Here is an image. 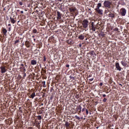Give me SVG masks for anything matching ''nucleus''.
I'll return each instance as SVG.
<instances>
[{
	"label": "nucleus",
	"instance_id": "1",
	"mask_svg": "<svg viewBox=\"0 0 129 129\" xmlns=\"http://www.w3.org/2000/svg\"><path fill=\"white\" fill-rule=\"evenodd\" d=\"M89 22L88 20L86 19H84L82 22V26L80 27V28L81 29V31L83 32V31H85L86 32V30H88V23Z\"/></svg>",
	"mask_w": 129,
	"mask_h": 129
},
{
	"label": "nucleus",
	"instance_id": "2",
	"mask_svg": "<svg viewBox=\"0 0 129 129\" xmlns=\"http://www.w3.org/2000/svg\"><path fill=\"white\" fill-rule=\"evenodd\" d=\"M111 2H110L109 1L107 0V1H105L104 2V7L105 8H106V9H110L111 8Z\"/></svg>",
	"mask_w": 129,
	"mask_h": 129
},
{
	"label": "nucleus",
	"instance_id": "3",
	"mask_svg": "<svg viewBox=\"0 0 129 129\" xmlns=\"http://www.w3.org/2000/svg\"><path fill=\"white\" fill-rule=\"evenodd\" d=\"M89 29L90 31H92V32H95V30H96V26L94 25L93 22H92L89 25Z\"/></svg>",
	"mask_w": 129,
	"mask_h": 129
},
{
	"label": "nucleus",
	"instance_id": "4",
	"mask_svg": "<svg viewBox=\"0 0 129 129\" xmlns=\"http://www.w3.org/2000/svg\"><path fill=\"white\" fill-rule=\"evenodd\" d=\"M108 10V12L109 13V14H107L108 17H109V18H111V19H113L114 18H115V14H114V12H110V11H109V10Z\"/></svg>",
	"mask_w": 129,
	"mask_h": 129
},
{
	"label": "nucleus",
	"instance_id": "5",
	"mask_svg": "<svg viewBox=\"0 0 129 129\" xmlns=\"http://www.w3.org/2000/svg\"><path fill=\"white\" fill-rule=\"evenodd\" d=\"M120 63L121 64L122 66H123V67H129L128 64V62H127V61H126V59H124L122 61H120Z\"/></svg>",
	"mask_w": 129,
	"mask_h": 129
},
{
	"label": "nucleus",
	"instance_id": "6",
	"mask_svg": "<svg viewBox=\"0 0 129 129\" xmlns=\"http://www.w3.org/2000/svg\"><path fill=\"white\" fill-rule=\"evenodd\" d=\"M120 14L122 17H124L126 14V10L124 8H121L120 10Z\"/></svg>",
	"mask_w": 129,
	"mask_h": 129
},
{
	"label": "nucleus",
	"instance_id": "7",
	"mask_svg": "<svg viewBox=\"0 0 129 129\" xmlns=\"http://www.w3.org/2000/svg\"><path fill=\"white\" fill-rule=\"evenodd\" d=\"M115 66L116 70H117L118 71H121V67H120V65H119V62L117 61L115 63Z\"/></svg>",
	"mask_w": 129,
	"mask_h": 129
},
{
	"label": "nucleus",
	"instance_id": "8",
	"mask_svg": "<svg viewBox=\"0 0 129 129\" xmlns=\"http://www.w3.org/2000/svg\"><path fill=\"white\" fill-rule=\"evenodd\" d=\"M0 69L1 70L2 74H4V73H6V72H7V69H6V66H1L0 67Z\"/></svg>",
	"mask_w": 129,
	"mask_h": 129
},
{
	"label": "nucleus",
	"instance_id": "9",
	"mask_svg": "<svg viewBox=\"0 0 129 129\" xmlns=\"http://www.w3.org/2000/svg\"><path fill=\"white\" fill-rule=\"evenodd\" d=\"M17 18H12V17H10V22L11 24H16L17 23Z\"/></svg>",
	"mask_w": 129,
	"mask_h": 129
},
{
	"label": "nucleus",
	"instance_id": "10",
	"mask_svg": "<svg viewBox=\"0 0 129 129\" xmlns=\"http://www.w3.org/2000/svg\"><path fill=\"white\" fill-rule=\"evenodd\" d=\"M96 12H97V14L99 15H103V10L102 9H95Z\"/></svg>",
	"mask_w": 129,
	"mask_h": 129
},
{
	"label": "nucleus",
	"instance_id": "11",
	"mask_svg": "<svg viewBox=\"0 0 129 129\" xmlns=\"http://www.w3.org/2000/svg\"><path fill=\"white\" fill-rule=\"evenodd\" d=\"M2 31L3 36H7V33H8V30H7V29L3 27L2 29Z\"/></svg>",
	"mask_w": 129,
	"mask_h": 129
},
{
	"label": "nucleus",
	"instance_id": "12",
	"mask_svg": "<svg viewBox=\"0 0 129 129\" xmlns=\"http://www.w3.org/2000/svg\"><path fill=\"white\" fill-rule=\"evenodd\" d=\"M67 43L69 45H73V44H74V41L72 39H68L67 40Z\"/></svg>",
	"mask_w": 129,
	"mask_h": 129
},
{
	"label": "nucleus",
	"instance_id": "13",
	"mask_svg": "<svg viewBox=\"0 0 129 129\" xmlns=\"http://www.w3.org/2000/svg\"><path fill=\"white\" fill-rule=\"evenodd\" d=\"M62 16V14L59 11L57 12V20H61V17Z\"/></svg>",
	"mask_w": 129,
	"mask_h": 129
},
{
	"label": "nucleus",
	"instance_id": "14",
	"mask_svg": "<svg viewBox=\"0 0 129 129\" xmlns=\"http://www.w3.org/2000/svg\"><path fill=\"white\" fill-rule=\"evenodd\" d=\"M69 11H70V13H71V14L73 15L74 13H75V11H76V9L73 8H69Z\"/></svg>",
	"mask_w": 129,
	"mask_h": 129
},
{
	"label": "nucleus",
	"instance_id": "15",
	"mask_svg": "<svg viewBox=\"0 0 129 129\" xmlns=\"http://www.w3.org/2000/svg\"><path fill=\"white\" fill-rule=\"evenodd\" d=\"M81 109H82V107L80 105L77 106V110L79 112V113H81Z\"/></svg>",
	"mask_w": 129,
	"mask_h": 129
},
{
	"label": "nucleus",
	"instance_id": "16",
	"mask_svg": "<svg viewBox=\"0 0 129 129\" xmlns=\"http://www.w3.org/2000/svg\"><path fill=\"white\" fill-rule=\"evenodd\" d=\"M25 45L26 46V47H27V48H30V46L31 45V43H30V41L26 40L25 41Z\"/></svg>",
	"mask_w": 129,
	"mask_h": 129
},
{
	"label": "nucleus",
	"instance_id": "17",
	"mask_svg": "<svg viewBox=\"0 0 129 129\" xmlns=\"http://www.w3.org/2000/svg\"><path fill=\"white\" fill-rule=\"evenodd\" d=\"M31 65H37V60L35 59H32L31 61Z\"/></svg>",
	"mask_w": 129,
	"mask_h": 129
},
{
	"label": "nucleus",
	"instance_id": "18",
	"mask_svg": "<svg viewBox=\"0 0 129 129\" xmlns=\"http://www.w3.org/2000/svg\"><path fill=\"white\" fill-rule=\"evenodd\" d=\"M78 38L80 40H84V34H81L79 35Z\"/></svg>",
	"mask_w": 129,
	"mask_h": 129
},
{
	"label": "nucleus",
	"instance_id": "19",
	"mask_svg": "<svg viewBox=\"0 0 129 129\" xmlns=\"http://www.w3.org/2000/svg\"><path fill=\"white\" fill-rule=\"evenodd\" d=\"M65 126L67 128H69L70 127V123L68 121H66L65 123Z\"/></svg>",
	"mask_w": 129,
	"mask_h": 129
},
{
	"label": "nucleus",
	"instance_id": "20",
	"mask_svg": "<svg viewBox=\"0 0 129 129\" xmlns=\"http://www.w3.org/2000/svg\"><path fill=\"white\" fill-rule=\"evenodd\" d=\"M33 53L35 55H38V54H40V50L36 49L34 51Z\"/></svg>",
	"mask_w": 129,
	"mask_h": 129
},
{
	"label": "nucleus",
	"instance_id": "21",
	"mask_svg": "<svg viewBox=\"0 0 129 129\" xmlns=\"http://www.w3.org/2000/svg\"><path fill=\"white\" fill-rule=\"evenodd\" d=\"M30 96H31V98H32V99H33L34 97L36 96V93L33 92L32 94L30 95Z\"/></svg>",
	"mask_w": 129,
	"mask_h": 129
},
{
	"label": "nucleus",
	"instance_id": "22",
	"mask_svg": "<svg viewBox=\"0 0 129 129\" xmlns=\"http://www.w3.org/2000/svg\"><path fill=\"white\" fill-rule=\"evenodd\" d=\"M85 110H86V108L85 107V105H84V108L81 110L82 112H83L84 114L85 112Z\"/></svg>",
	"mask_w": 129,
	"mask_h": 129
},
{
	"label": "nucleus",
	"instance_id": "23",
	"mask_svg": "<svg viewBox=\"0 0 129 129\" xmlns=\"http://www.w3.org/2000/svg\"><path fill=\"white\" fill-rule=\"evenodd\" d=\"M101 3H98V4H97V7H96V9H100V8H101Z\"/></svg>",
	"mask_w": 129,
	"mask_h": 129
},
{
	"label": "nucleus",
	"instance_id": "24",
	"mask_svg": "<svg viewBox=\"0 0 129 129\" xmlns=\"http://www.w3.org/2000/svg\"><path fill=\"white\" fill-rule=\"evenodd\" d=\"M20 69H22L21 70L22 71V72L25 73L26 72V67H23V68H20Z\"/></svg>",
	"mask_w": 129,
	"mask_h": 129
},
{
	"label": "nucleus",
	"instance_id": "25",
	"mask_svg": "<svg viewBox=\"0 0 129 129\" xmlns=\"http://www.w3.org/2000/svg\"><path fill=\"white\" fill-rule=\"evenodd\" d=\"M42 84L43 87H46L45 81L42 82Z\"/></svg>",
	"mask_w": 129,
	"mask_h": 129
},
{
	"label": "nucleus",
	"instance_id": "26",
	"mask_svg": "<svg viewBox=\"0 0 129 129\" xmlns=\"http://www.w3.org/2000/svg\"><path fill=\"white\" fill-rule=\"evenodd\" d=\"M37 119H38V120H41V119H42V116L41 115H38L37 116Z\"/></svg>",
	"mask_w": 129,
	"mask_h": 129
},
{
	"label": "nucleus",
	"instance_id": "27",
	"mask_svg": "<svg viewBox=\"0 0 129 129\" xmlns=\"http://www.w3.org/2000/svg\"><path fill=\"white\" fill-rule=\"evenodd\" d=\"M32 32L34 34H37V30L36 29H34L32 30Z\"/></svg>",
	"mask_w": 129,
	"mask_h": 129
},
{
	"label": "nucleus",
	"instance_id": "28",
	"mask_svg": "<svg viewBox=\"0 0 129 129\" xmlns=\"http://www.w3.org/2000/svg\"><path fill=\"white\" fill-rule=\"evenodd\" d=\"M23 79H25L26 76H27V74H26V72L23 73Z\"/></svg>",
	"mask_w": 129,
	"mask_h": 129
},
{
	"label": "nucleus",
	"instance_id": "29",
	"mask_svg": "<svg viewBox=\"0 0 129 129\" xmlns=\"http://www.w3.org/2000/svg\"><path fill=\"white\" fill-rule=\"evenodd\" d=\"M94 54H95V53L94 52V51H91L90 52V55H91L92 56V55H94Z\"/></svg>",
	"mask_w": 129,
	"mask_h": 129
},
{
	"label": "nucleus",
	"instance_id": "30",
	"mask_svg": "<svg viewBox=\"0 0 129 129\" xmlns=\"http://www.w3.org/2000/svg\"><path fill=\"white\" fill-rule=\"evenodd\" d=\"M106 101H107V98H104L103 99V102H104V103H105V102H106Z\"/></svg>",
	"mask_w": 129,
	"mask_h": 129
},
{
	"label": "nucleus",
	"instance_id": "31",
	"mask_svg": "<svg viewBox=\"0 0 129 129\" xmlns=\"http://www.w3.org/2000/svg\"><path fill=\"white\" fill-rule=\"evenodd\" d=\"M75 118H76V119H78V120H80V117L79 116H78V115H76L75 116Z\"/></svg>",
	"mask_w": 129,
	"mask_h": 129
},
{
	"label": "nucleus",
	"instance_id": "32",
	"mask_svg": "<svg viewBox=\"0 0 129 129\" xmlns=\"http://www.w3.org/2000/svg\"><path fill=\"white\" fill-rule=\"evenodd\" d=\"M20 12H21V11L19 10H17L16 15H20Z\"/></svg>",
	"mask_w": 129,
	"mask_h": 129
},
{
	"label": "nucleus",
	"instance_id": "33",
	"mask_svg": "<svg viewBox=\"0 0 129 129\" xmlns=\"http://www.w3.org/2000/svg\"><path fill=\"white\" fill-rule=\"evenodd\" d=\"M18 43H20V40H16L15 41L14 44L16 45V44H18Z\"/></svg>",
	"mask_w": 129,
	"mask_h": 129
},
{
	"label": "nucleus",
	"instance_id": "34",
	"mask_svg": "<svg viewBox=\"0 0 129 129\" xmlns=\"http://www.w3.org/2000/svg\"><path fill=\"white\" fill-rule=\"evenodd\" d=\"M43 62H46V61H47V58H46V56H43Z\"/></svg>",
	"mask_w": 129,
	"mask_h": 129
},
{
	"label": "nucleus",
	"instance_id": "35",
	"mask_svg": "<svg viewBox=\"0 0 129 129\" xmlns=\"http://www.w3.org/2000/svg\"><path fill=\"white\" fill-rule=\"evenodd\" d=\"M70 78V79H72V80H75V77H72V76H71Z\"/></svg>",
	"mask_w": 129,
	"mask_h": 129
},
{
	"label": "nucleus",
	"instance_id": "36",
	"mask_svg": "<svg viewBox=\"0 0 129 129\" xmlns=\"http://www.w3.org/2000/svg\"><path fill=\"white\" fill-rule=\"evenodd\" d=\"M100 97H104L105 98V97H106V95H105V94H102V95H100Z\"/></svg>",
	"mask_w": 129,
	"mask_h": 129
},
{
	"label": "nucleus",
	"instance_id": "37",
	"mask_svg": "<svg viewBox=\"0 0 129 129\" xmlns=\"http://www.w3.org/2000/svg\"><path fill=\"white\" fill-rule=\"evenodd\" d=\"M113 117L115 118V120H116L117 119V118H118L117 115H114Z\"/></svg>",
	"mask_w": 129,
	"mask_h": 129
},
{
	"label": "nucleus",
	"instance_id": "38",
	"mask_svg": "<svg viewBox=\"0 0 129 129\" xmlns=\"http://www.w3.org/2000/svg\"><path fill=\"white\" fill-rule=\"evenodd\" d=\"M86 114H87V115L88 114V113H89V112L88 111V110L87 109H86Z\"/></svg>",
	"mask_w": 129,
	"mask_h": 129
},
{
	"label": "nucleus",
	"instance_id": "39",
	"mask_svg": "<svg viewBox=\"0 0 129 129\" xmlns=\"http://www.w3.org/2000/svg\"><path fill=\"white\" fill-rule=\"evenodd\" d=\"M12 30V27H8V32H11Z\"/></svg>",
	"mask_w": 129,
	"mask_h": 129
},
{
	"label": "nucleus",
	"instance_id": "40",
	"mask_svg": "<svg viewBox=\"0 0 129 129\" xmlns=\"http://www.w3.org/2000/svg\"><path fill=\"white\" fill-rule=\"evenodd\" d=\"M38 48L39 49H41V48H42V43H40V44H39Z\"/></svg>",
	"mask_w": 129,
	"mask_h": 129
},
{
	"label": "nucleus",
	"instance_id": "41",
	"mask_svg": "<svg viewBox=\"0 0 129 129\" xmlns=\"http://www.w3.org/2000/svg\"><path fill=\"white\" fill-rule=\"evenodd\" d=\"M114 31H116V32H118V28H114Z\"/></svg>",
	"mask_w": 129,
	"mask_h": 129
},
{
	"label": "nucleus",
	"instance_id": "42",
	"mask_svg": "<svg viewBox=\"0 0 129 129\" xmlns=\"http://www.w3.org/2000/svg\"><path fill=\"white\" fill-rule=\"evenodd\" d=\"M100 36L101 37H104V36H105V34L104 33H102V34H100Z\"/></svg>",
	"mask_w": 129,
	"mask_h": 129
},
{
	"label": "nucleus",
	"instance_id": "43",
	"mask_svg": "<svg viewBox=\"0 0 129 129\" xmlns=\"http://www.w3.org/2000/svg\"><path fill=\"white\" fill-rule=\"evenodd\" d=\"M66 67H67V68H69V67H70V65L67 64L66 65Z\"/></svg>",
	"mask_w": 129,
	"mask_h": 129
},
{
	"label": "nucleus",
	"instance_id": "44",
	"mask_svg": "<svg viewBox=\"0 0 129 129\" xmlns=\"http://www.w3.org/2000/svg\"><path fill=\"white\" fill-rule=\"evenodd\" d=\"M8 27H12V24H11V23H9V24L8 25Z\"/></svg>",
	"mask_w": 129,
	"mask_h": 129
},
{
	"label": "nucleus",
	"instance_id": "45",
	"mask_svg": "<svg viewBox=\"0 0 129 129\" xmlns=\"http://www.w3.org/2000/svg\"><path fill=\"white\" fill-rule=\"evenodd\" d=\"M79 47L80 48H81V47H82V44L81 43H80V44H79Z\"/></svg>",
	"mask_w": 129,
	"mask_h": 129
},
{
	"label": "nucleus",
	"instance_id": "46",
	"mask_svg": "<svg viewBox=\"0 0 129 129\" xmlns=\"http://www.w3.org/2000/svg\"><path fill=\"white\" fill-rule=\"evenodd\" d=\"M19 5H20V6H22V5H23V2H19Z\"/></svg>",
	"mask_w": 129,
	"mask_h": 129
},
{
	"label": "nucleus",
	"instance_id": "47",
	"mask_svg": "<svg viewBox=\"0 0 129 129\" xmlns=\"http://www.w3.org/2000/svg\"><path fill=\"white\" fill-rule=\"evenodd\" d=\"M39 124H40V122H36V126H38V125H39Z\"/></svg>",
	"mask_w": 129,
	"mask_h": 129
},
{
	"label": "nucleus",
	"instance_id": "48",
	"mask_svg": "<svg viewBox=\"0 0 129 129\" xmlns=\"http://www.w3.org/2000/svg\"><path fill=\"white\" fill-rule=\"evenodd\" d=\"M33 77V75H32V74H30V75H29V78H31Z\"/></svg>",
	"mask_w": 129,
	"mask_h": 129
},
{
	"label": "nucleus",
	"instance_id": "49",
	"mask_svg": "<svg viewBox=\"0 0 129 129\" xmlns=\"http://www.w3.org/2000/svg\"><path fill=\"white\" fill-rule=\"evenodd\" d=\"M21 66L22 67L21 68L25 67V65H24V64H23V63H22V64H21Z\"/></svg>",
	"mask_w": 129,
	"mask_h": 129
},
{
	"label": "nucleus",
	"instance_id": "50",
	"mask_svg": "<svg viewBox=\"0 0 129 129\" xmlns=\"http://www.w3.org/2000/svg\"><path fill=\"white\" fill-rule=\"evenodd\" d=\"M94 79V78H92V79H90L89 80L90 81H93Z\"/></svg>",
	"mask_w": 129,
	"mask_h": 129
},
{
	"label": "nucleus",
	"instance_id": "51",
	"mask_svg": "<svg viewBox=\"0 0 129 129\" xmlns=\"http://www.w3.org/2000/svg\"><path fill=\"white\" fill-rule=\"evenodd\" d=\"M102 85H103V83H100V84H99V86H102Z\"/></svg>",
	"mask_w": 129,
	"mask_h": 129
},
{
	"label": "nucleus",
	"instance_id": "52",
	"mask_svg": "<svg viewBox=\"0 0 129 129\" xmlns=\"http://www.w3.org/2000/svg\"><path fill=\"white\" fill-rule=\"evenodd\" d=\"M20 13H21V14H24V11H21L20 12Z\"/></svg>",
	"mask_w": 129,
	"mask_h": 129
},
{
	"label": "nucleus",
	"instance_id": "53",
	"mask_svg": "<svg viewBox=\"0 0 129 129\" xmlns=\"http://www.w3.org/2000/svg\"><path fill=\"white\" fill-rule=\"evenodd\" d=\"M39 112H40V113H43V111L40 110V111H39Z\"/></svg>",
	"mask_w": 129,
	"mask_h": 129
},
{
	"label": "nucleus",
	"instance_id": "54",
	"mask_svg": "<svg viewBox=\"0 0 129 129\" xmlns=\"http://www.w3.org/2000/svg\"><path fill=\"white\" fill-rule=\"evenodd\" d=\"M25 67H28V66L26 63L25 64Z\"/></svg>",
	"mask_w": 129,
	"mask_h": 129
},
{
	"label": "nucleus",
	"instance_id": "55",
	"mask_svg": "<svg viewBox=\"0 0 129 129\" xmlns=\"http://www.w3.org/2000/svg\"><path fill=\"white\" fill-rule=\"evenodd\" d=\"M88 39V38H86L85 39L86 41H87Z\"/></svg>",
	"mask_w": 129,
	"mask_h": 129
},
{
	"label": "nucleus",
	"instance_id": "56",
	"mask_svg": "<svg viewBox=\"0 0 129 129\" xmlns=\"http://www.w3.org/2000/svg\"><path fill=\"white\" fill-rule=\"evenodd\" d=\"M58 2H62V0H58Z\"/></svg>",
	"mask_w": 129,
	"mask_h": 129
},
{
	"label": "nucleus",
	"instance_id": "57",
	"mask_svg": "<svg viewBox=\"0 0 129 129\" xmlns=\"http://www.w3.org/2000/svg\"><path fill=\"white\" fill-rule=\"evenodd\" d=\"M83 117H81V118H80V119H83Z\"/></svg>",
	"mask_w": 129,
	"mask_h": 129
},
{
	"label": "nucleus",
	"instance_id": "58",
	"mask_svg": "<svg viewBox=\"0 0 129 129\" xmlns=\"http://www.w3.org/2000/svg\"><path fill=\"white\" fill-rule=\"evenodd\" d=\"M99 127V126H97V127H96V128H98Z\"/></svg>",
	"mask_w": 129,
	"mask_h": 129
},
{
	"label": "nucleus",
	"instance_id": "59",
	"mask_svg": "<svg viewBox=\"0 0 129 129\" xmlns=\"http://www.w3.org/2000/svg\"><path fill=\"white\" fill-rule=\"evenodd\" d=\"M34 41H36V39H35V38H34Z\"/></svg>",
	"mask_w": 129,
	"mask_h": 129
},
{
	"label": "nucleus",
	"instance_id": "60",
	"mask_svg": "<svg viewBox=\"0 0 129 129\" xmlns=\"http://www.w3.org/2000/svg\"><path fill=\"white\" fill-rule=\"evenodd\" d=\"M32 38H35V36H32Z\"/></svg>",
	"mask_w": 129,
	"mask_h": 129
},
{
	"label": "nucleus",
	"instance_id": "61",
	"mask_svg": "<svg viewBox=\"0 0 129 129\" xmlns=\"http://www.w3.org/2000/svg\"><path fill=\"white\" fill-rule=\"evenodd\" d=\"M118 19H119V20H120V18H119V16L118 17Z\"/></svg>",
	"mask_w": 129,
	"mask_h": 129
},
{
	"label": "nucleus",
	"instance_id": "62",
	"mask_svg": "<svg viewBox=\"0 0 129 129\" xmlns=\"http://www.w3.org/2000/svg\"><path fill=\"white\" fill-rule=\"evenodd\" d=\"M120 85H121V86H122V85L121 84H120Z\"/></svg>",
	"mask_w": 129,
	"mask_h": 129
},
{
	"label": "nucleus",
	"instance_id": "63",
	"mask_svg": "<svg viewBox=\"0 0 129 129\" xmlns=\"http://www.w3.org/2000/svg\"><path fill=\"white\" fill-rule=\"evenodd\" d=\"M6 25L7 26V22H6Z\"/></svg>",
	"mask_w": 129,
	"mask_h": 129
},
{
	"label": "nucleus",
	"instance_id": "64",
	"mask_svg": "<svg viewBox=\"0 0 129 129\" xmlns=\"http://www.w3.org/2000/svg\"><path fill=\"white\" fill-rule=\"evenodd\" d=\"M20 22V21H18V23H19Z\"/></svg>",
	"mask_w": 129,
	"mask_h": 129
}]
</instances>
